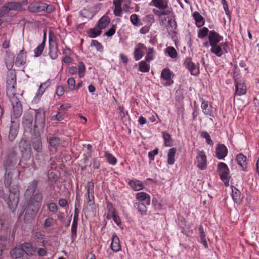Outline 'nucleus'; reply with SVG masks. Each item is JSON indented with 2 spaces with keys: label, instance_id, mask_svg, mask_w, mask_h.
<instances>
[{
  "label": "nucleus",
  "instance_id": "obj_27",
  "mask_svg": "<svg viewBox=\"0 0 259 259\" xmlns=\"http://www.w3.org/2000/svg\"><path fill=\"white\" fill-rule=\"evenodd\" d=\"M128 184L135 191L143 190L144 188L143 183L137 179L130 180L128 182Z\"/></svg>",
  "mask_w": 259,
  "mask_h": 259
},
{
  "label": "nucleus",
  "instance_id": "obj_28",
  "mask_svg": "<svg viewBox=\"0 0 259 259\" xmlns=\"http://www.w3.org/2000/svg\"><path fill=\"white\" fill-rule=\"evenodd\" d=\"M13 171L12 170L5 171L4 177V183L6 188L10 187L12 184L14 174Z\"/></svg>",
  "mask_w": 259,
  "mask_h": 259
},
{
  "label": "nucleus",
  "instance_id": "obj_54",
  "mask_svg": "<svg viewBox=\"0 0 259 259\" xmlns=\"http://www.w3.org/2000/svg\"><path fill=\"white\" fill-rule=\"evenodd\" d=\"M91 46H94L97 50L102 52L103 50V47L102 44L97 40H92L91 44Z\"/></svg>",
  "mask_w": 259,
  "mask_h": 259
},
{
  "label": "nucleus",
  "instance_id": "obj_3",
  "mask_svg": "<svg viewBox=\"0 0 259 259\" xmlns=\"http://www.w3.org/2000/svg\"><path fill=\"white\" fill-rule=\"evenodd\" d=\"M18 160L17 147L13 146L8 148L6 155L3 162V167L5 171L14 170Z\"/></svg>",
  "mask_w": 259,
  "mask_h": 259
},
{
  "label": "nucleus",
  "instance_id": "obj_24",
  "mask_svg": "<svg viewBox=\"0 0 259 259\" xmlns=\"http://www.w3.org/2000/svg\"><path fill=\"white\" fill-rule=\"evenodd\" d=\"M110 248L114 252H117L121 250L119 239L115 234L112 235Z\"/></svg>",
  "mask_w": 259,
  "mask_h": 259
},
{
  "label": "nucleus",
  "instance_id": "obj_2",
  "mask_svg": "<svg viewBox=\"0 0 259 259\" xmlns=\"http://www.w3.org/2000/svg\"><path fill=\"white\" fill-rule=\"evenodd\" d=\"M39 181L36 179L29 182L24 193V198L41 205L43 195L39 190H37Z\"/></svg>",
  "mask_w": 259,
  "mask_h": 259
},
{
  "label": "nucleus",
  "instance_id": "obj_60",
  "mask_svg": "<svg viewBox=\"0 0 259 259\" xmlns=\"http://www.w3.org/2000/svg\"><path fill=\"white\" fill-rule=\"evenodd\" d=\"M152 204L154 206L155 209L157 210H160L162 208V205L161 203H159L156 198H153L152 200Z\"/></svg>",
  "mask_w": 259,
  "mask_h": 259
},
{
  "label": "nucleus",
  "instance_id": "obj_33",
  "mask_svg": "<svg viewBox=\"0 0 259 259\" xmlns=\"http://www.w3.org/2000/svg\"><path fill=\"white\" fill-rule=\"evenodd\" d=\"M232 189L231 196L233 201L237 203H240L241 202V192L240 190L237 189L235 186H231Z\"/></svg>",
  "mask_w": 259,
  "mask_h": 259
},
{
  "label": "nucleus",
  "instance_id": "obj_41",
  "mask_svg": "<svg viewBox=\"0 0 259 259\" xmlns=\"http://www.w3.org/2000/svg\"><path fill=\"white\" fill-rule=\"evenodd\" d=\"M102 31L96 26V27L90 28L87 32L89 37L90 38H96L101 35Z\"/></svg>",
  "mask_w": 259,
  "mask_h": 259
},
{
  "label": "nucleus",
  "instance_id": "obj_5",
  "mask_svg": "<svg viewBox=\"0 0 259 259\" xmlns=\"http://www.w3.org/2000/svg\"><path fill=\"white\" fill-rule=\"evenodd\" d=\"M10 101L12 106L11 111V123L14 124L15 120L19 119L23 113V106L16 95L13 96L10 99Z\"/></svg>",
  "mask_w": 259,
  "mask_h": 259
},
{
  "label": "nucleus",
  "instance_id": "obj_58",
  "mask_svg": "<svg viewBox=\"0 0 259 259\" xmlns=\"http://www.w3.org/2000/svg\"><path fill=\"white\" fill-rule=\"evenodd\" d=\"M67 82L70 90H73L75 89V80L73 77L69 78Z\"/></svg>",
  "mask_w": 259,
  "mask_h": 259
},
{
  "label": "nucleus",
  "instance_id": "obj_49",
  "mask_svg": "<svg viewBox=\"0 0 259 259\" xmlns=\"http://www.w3.org/2000/svg\"><path fill=\"white\" fill-rule=\"evenodd\" d=\"M77 222L73 221L71 226V239L73 242L77 237Z\"/></svg>",
  "mask_w": 259,
  "mask_h": 259
},
{
  "label": "nucleus",
  "instance_id": "obj_34",
  "mask_svg": "<svg viewBox=\"0 0 259 259\" xmlns=\"http://www.w3.org/2000/svg\"><path fill=\"white\" fill-rule=\"evenodd\" d=\"M192 15L195 21V24L197 27H201L204 25L205 23L204 18L198 12H194Z\"/></svg>",
  "mask_w": 259,
  "mask_h": 259
},
{
  "label": "nucleus",
  "instance_id": "obj_4",
  "mask_svg": "<svg viewBox=\"0 0 259 259\" xmlns=\"http://www.w3.org/2000/svg\"><path fill=\"white\" fill-rule=\"evenodd\" d=\"M27 9L31 13L50 14L54 11L55 7L52 5H48L41 1H33L28 5Z\"/></svg>",
  "mask_w": 259,
  "mask_h": 259
},
{
  "label": "nucleus",
  "instance_id": "obj_57",
  "mask_svg": "<svg viewBox=\"0 0 259 259\" xmlns=\"http://www.w3.org/2000/svg\"><path fill=\"white\" fill-rule=\"evenodd\" d=\"M48 208L49 210L54 213L57 212L58 208L55 202H51L48 204Z\"/></svg>",
  "mask_w": 259,
  "mask_h": 259
},
{
  "label": "nucleus",
  "instance_id": "obj_55",
  "mask_svg": "<svg viewBox=\"0 0 259 259\" xmlns=\"http://www.w3.org/2000/svg\"><path fill=\"white\" fill-rule=\"evenodd\" d=\"M154 52V49L153 48H149L148 49V52L145 56V60L147 62H150L154 59V57L152 55Z\"/></svg>",
  "mask_w": 259,
  "mask_h": 259
},
{
  "label": "nucleus",
  "instance_id": "obj_11",
  "mask_svg": "<svg viewBox=\"0 0 259 259\" xmlns=\"http://www.w3.org/2000/svg\"><path fill=\"white\" fill-rule=\"evenodd\" d=\"M9 188V197L12 201V206H17L19 199V186L18 185H13L10 186Z\"/></svg>",
  "mask_w": 259,
  "mask_h": 259
},
{
  "label": "nucleus",
  "instance_id": "obj_15",
  "mask_svg": "<svg viewBox=\"0 0 259 259\" xmlns=\"http://www.w3.org/2000/svg\"><path fill=\"white\" fill-rule=\"evenodd\" d=\"M49 55L50 58L55 60L58 58L59 51L58 49V44L55 41H52L50 36H49Z\"/></svg>",
  "mask_w": 259,
  "mask_h": 259
},
{
  "label": "nucleus",
  "instance_id": "obj_26",
  "mask_svg": "<svg viewBox=\"0 0 259 259\" xmlns=\"http://www.w3.org/2000/svg\"><path fill=\"white\" fill-rule=\"evenodd\" d=\"M247 157L242 153H239L236 156L235 160L237 164L242 167L243 171H246L247 167Z\"/></svg>",
  "mask_w": 259,
  "mask_h": 259
},
{
  "label": "nucleus",
  "instance_id": "obj_53",
  "mask_svg": "<svg viewBox=\"0 0 259 259\" xmlns=\"http://www.w3.org/2000/svg\"><path fill=\"white\" fill-rule=\"evenodd\" d=\"M116 29V24L112 25L110 29H109L108 31H106L104 33V35L107 36L108 37L112 36L115 33Z\"/></svg>",
  "mask_w": 259,
  "mask_h": 259
},
{
  "label": "nucleus",
  "instance_id": "obj_1",
  "mask_svg": "<svg viewBox=\"0 0 259 259\" xmlns=\"http://www.w3.org/2000/svg\"><path fill=\"white\" fill-rule=\"evenodd\" d=\"M35 121L33 126V134H32L31 145L37 153L42 151V144L40 133H42L46 124V112L42 108L35 110Z\"/></svg>",
  "mask_w": 259,
  "mask_h": 259
},
{
  "label": "nucleus",
  "instance_id": "obj_31",
  "mask_svg": "<svg viewBox=\"0 0 259 259\" xmlns=\"http://www.w3.org/2000/svg\"><path fill=\"white\" fill-rule=\"evenodd\" d=\"M21 247L25 251V254L33 255L36 251V248L33 247L31 243L25 242L21 244Z\"/></svg>",
  "mask_w": 259,
  "mask_h": 259
},
{
  "label": "nucleus",
  "instance_id": "obj_6",
  "mask_svg": "<svg viewBox=\"0 0 259 259\" xmlns=\"http://www.w3.org/2000/svg\"><path fill=\"white\" fill-rule=\"evenodd\" d=\"M28 200L24 216V221L26 223L30 222L35 217L41 206L40 205L29 200Z\"/></svg>",
  "mask_w": 259,
  "mask_h": 259
},
{
  "label": "nucleus",
  "instance_id": "obj_64",
  "mask_svg": "<svg viewBox=\"0 0 259 259\" xmlns=\"http://www.w3.org/2000/svg\"><path fill=\"white\" fill-rule=\"evenodd\" d=\"M54 220L53 218H48L46 219L43 226L45 228L50 227L54 222Z\"/></svg>",
  "mask_w": 259,
  "mask_h": 259
},
{
  "label": "nucleus",
  "instance_id": "obj_45",
  "mask_svg": "<svg viewBox=\"0 0 259 259\" xmlns=\"http://www.w3.org/2000/svg\"><path fill=\"white\" fill-rule=\"evenodd\" d=\"M45 47V42L44 41L41 42V43L34 50V56L35 57H38L41 55Z\"/></svg>",
  "mask_w": 259,
  "mask_h": 259
},
{
  "label": "nucleus",
  "instance_id": "obj_39",
  "mask_svg": "<svg viewBox=\"0 0 259 259\" xmlns=\"http://www.w3.org/2000/svg\"><path fill=\"white\" fill-rule=\"evenodd\" d=\"M177 150L175 148H172L168 150L167 154V163L169 165H173L175 162V156Z\"/></svg>",
  "mask_w": 259,
  "mask_h": 259
},
{
  "label": "nucleus",
  "instance_id": "obj_40",
  "mask_svg": "<svg viewBox=\"0 0 259 259\" xmlns=\"http://www.w3.org/2000/svg\"><path fill=\"white\" fill-rule=\"evenodd\" d=\"M134 206L135 208L138 209L139 212L142 215L146 214L147 211L146 204L144 202H136L134 203Z\"/></svg>",
  "mask_w": 259,
  "mask_h": 259
},
{
  "label": "nucleus",
  "instance_id": "obj_30",
  "mask_svg": "<svg viewBox=\"0 0 259 259\" xmlns=\"http://www.w3.org/2000/svg\"><path fill=\"white\" fill-rule=\"evenodd\" d=\"M0 198L7 202L8 207L12 209V208L13 207L12 206V202L10 198L9 195L8 196L4 192V187L2 182H0Z\"/></svg>",
  "mask_w": 259,
  "mask_h": 259
},
{
  "label": "nucleus",
  "instance_id": "obj_48",
  "mask_svg": "<svg viewBox=\"0 0 259 259\" xmlns=\"http://www.w3.org/2000/svg\"><path fill=\"white\" fill-rule=\"evenodd\" d=\"M48 178L49 181H51L55 184H57L58 182L59 177L57 174L54 171L49 172Z\"/></svg>",
  "mask_w": 259,
  "mask_h": 259
},
{
  "label": "nucleus",
  "instance_id": "obj_44",
  "mask_svg": "<svg viewBox=\"0 0 259 259\" xmlns=\"http://www.w3.org/2000/svg\"><path fill=\"white\" fill-rule=\"evenodd\" d=\"M107 209L108 211V213L107 216V219H110V216L116 213V210L114 207L113 204L110 201H107Z\"/></svg>",
  "mask_w": 259,
  "mask_h": 259
},
{
  "label": "nucleus",
  "instance_id": "obj_52",
  "mask_svg": "<svg viewBox=\"0 0 259 259\" xmlns=\"http://www.w3.org/2000/svg\"><path fill=\"white\" fill-rule=\"evenodd\" d=\"M209 31L208 29L206 27H203L202 28L199 29L198 32V37L199 38H203L207 34H209Z\"/></svg>",
  "mask_w": 259,
  "mask_h": 259
},
{
  "label": "nucleus",
  "instance_id": "obj_62",
  "mask_svg": "<svg viewBox=\"0 0 259 259\" xmlns=\"http://www.w3.org/2000/svg\"><path fill=\"white\" fill-rule=\"evenodd\" d=\"M87 188H88V194H94V183L91 181H89L87 183Z\"/></svg>",
  "mask_w": 259,
  "mask_h": 259
},
{
  "label": "nucleus",
  "instance_id": "obj_36",
  "mask_svg": "<svg viewBox=\"0 0 259 259\" xmlns=\"http://www.w3.org/2000/svg\"><path fill=\"white\" fill-rule=\"evenodd\" d=\"M210 46L211 47V52L217 56L221 57L224 54L221 46L218 44L210 45Z\"/></svg>",
  "mask_w": 259,
  "mask_h": 259
},
{
  "label": "nucleus",
  "instance_id": "obj_63",
  "mask_svg": "<svg viewBox=\"0 0 259 259\" xmlns=\"http://www.w3.org/2000/svg\"><path fill=\"white\" fill-rule=\"evenodd\" d=\"M144 21L151 26L154 21V16L152 14L147 15L144 18Z\"/></svg>",
  "mask_w": 259,
  "mask_h": 259
},
{
  "label": "nucleus",
  "instance_id": "obj_20",
  "mask_svg": "<svg viewBox=\"0 0 259 259\" xmlns=\"http://www.w3.org/2000/svg\"><path fill=\"white\" fill-rule=\"evenodd\" d=\"M223 39V37L220 35L214 30H210L208 35V40L209 46L213 44H219Z\"/></svg>",
  "mask_w": 259,
  "mask_h": 259
},
{
  "label": "nucleus",
  "instance_id": "obj_18",
  "mask_svg": "<svg viewBox=\"0 0 259 259\" xmlns=\"http://www.w3.org/2000/svg\"><path fill=\"white\" fill-rule=\"evenodd\" d=\"M26 59L27 52L23 48L16 56L15 65L18 67L23 66L26 63Z\"/></svg>",
  "mask_w": 259,
  "mask_h": 259
},
{
  "label": "nucleus",
  "instance_id": "obj_22",
  "mask_svg": "<svg viewBox=\"0 0 259 259\" xmlns=\"http://www.w3.org/2000/svg\"><path fill=\"white\" fill-rule=\"evenodd\" d=\"M201 101V108L204 114L210 116H213L212 107L208 105L207 101H205L202 98H200Z\"/></svg>",
  "mask_w": 259,
  "mask_h": 259
},
{
  "label": "nucleus",
  "instance_id": "obj_13",
  "mask_svg": "<svg viewBox=\"0 0 259 259\" xmlns=\"http://www.w3.org/2000/svg\"><path fill=\"white\" fill-rule=\"evenodd\" d=\"M238 74H236L235 71L233 73V79L234 80V83L235 85V96H242L245 95L246 93V86L243 82L238 80L237 76Z\"/></svg>",
  "mask_w": 259,
  "mask_h": 259
},
{
  "label": "nucleus",
  "instance_id": "obj_14",
  "mask_svg": "<svg viewBox=\"0 0 259 259\" xmlns=\"http://www.w3.org/2000/svg\"><path fill=\"white\" fill-rule=\"evenodd\" d=\"M197 167L200 170H204L207 167L206 156L203 151H199L196 156Z\"/></svg>",
  "mask_w": 259,
  "mask_h": 259
},
{
  "label": "nucleus",
  "instance_id": "obj_12",
  "mask_svg": "<svg viewBox=\"0 0 259 259\" xmlns=\"http://www.w3.org/2000/svg\"><path fill=\"white\" fill-rule=\"evenodd\" d=\"M184 66L194 76H197L200 73L199 64L196 65L192 60L191 57H187L184 62Z\"/></svg>",
  "mask_w": 259,
  "mask_h": 259
},
{
  "label": "nucleus",
  "instance_id": "obj_9",
  "mask_svg": "<svg viewBox=\"0 0 259 259\" xmlns=\"http://www.w3.org/2000/svg\"><path fill=\"white\" fill-rule=\"evenodd\" d=\"M35 117L31 112H25L22 118V125L26 132L33 134Z\"/></svg>",
  "mask_w": 259,
  "mask_h": 259
},
{
  "label": "nucleus",
  "instance_id": "obj_25",
  "mask_svg": "<svg viewBox=\"0 0 259 259\" xmlns=\"http://www.w3.org/2000/svg\"><path fill=\"white\" fill-rule=\"evenodd\" d=\"M110 22V18L105 15L98 20L96 26L99 29H104L107 27Z\"/></svg>",
  "mask_w": 259,
  "mask_h": 259
},
{
  "label": "nucleus",
  "instance_id": "obj_59",
  "mask_svg": "<svg viewBox=\"0 0 259 259\" xmlns=\"http://www.w3.org/2000/svg\"><path fill=\"white\" fill-rule=\"evenodd\" d=\"M9 12L8 7L6 3L3 6L0 8V18L7 14Z\"/></svg>",
  "mask_w": 259,
  "mask_h": 259
},
{
  "label": "nucleus",
  "instance_id": "obj_38",
  "mask_svg": "<svg viewBox=\"0 0 259 259\" xmlns=\"http://www.w3.org/2000/svg\"><path fill=\"white\" fill-rule=\"evenodd\" d=\"M47 140L50 145L54 148L57 147L61 142V139L59 138L53 136L48 137Z\"/></svg>",
  "mask_w": 259,
  "mask_h": 259
},
{
  "label": "nucleus",
  "instance_id": "obj_61",
  "mask_svg": "<svg viewBox=\"0 0 259 259\" xmlns=\"http://www.w3.org/2000/svg\"><path fill=\"white\" fill-rule=\"evenodd\" d=\"M158 149L156 148L153 150L149 152L148 158L150 161L154 160V156L158 153Z\"/></svg>",
  "mask_w": 259,
  "mask_h": 259
},
{
  "label": "nucleus",
  "instance_id": "obj_19",
  "mask_svg": "<svg viewBox=\"0 0 259 259\" xmlns=\"http://www.w3.org/2000/svg\"><path fill=\"white\" fill-rule=\"evenodd\" d=\"M215 153L218 159H223L227 155L228 149L225 145L219 144L215 149Z\"/></svg>",
  "mask_w": 259,
  "mask_h": 259
},
{
  "label": "nucleus",
  "instance_id": "obj_23",
  "mask_svg": "<svg viewBox=\"0 0 259 259\" xmlns=\"http://www.w3.org/2000/svg\"><path fill=\"white\" fill-rule=\"evenodd\" d=\"M18 129L19 127L17 123L15 122L14 124L11 123L8 136L9 141L13 142L15 140L18 134Z\"/></svg>",
  "mask_w": 259,
  "mask_h": 259
},
{
  "label": "nucleus",
  "instance_id": "obj_8",
  "mask_svg": "<svg viewBox=\"0 0 259 259\" xmlns=\"http://www.w3.org/2000/svg\"><path fill=\"white\" fill-rule=\"evenodd\" d=\"M217 171L225 186L228 187L231 176H230V170L228 165L223 162H219L218 164Z\"/></svg>",
  "mask_w": 259,
  "mask_h": 259
},
{
  "label": "nucleus",
  "instance_id": "obj_21",
  "mask_svg": "<svg viewBox=\"0 0 259 259\" xmlns=\"http://www.w3.org/2000/svg\"><path fill=\"white\" fill-rule=\"evenodd\" d=\"M15 57V55L13 53L6 51V55L5 57V63L8 70H12L14 66Z\"/></svg>",
  "mask_w": 259,
  "mask_h": 259
},
{
  "label": "nucleus",
  "instance_id": "obj_7",
  "mask_svg": "<svg viewBox=\"0 0 259 259\" xmlns=\"http://www.w3.org/2000/svg\"><path fill=\"white\" fill-rule=\"evenodd\" d=\"M18 147L22 157L26 160H29L31 158L32 150L31 144L25 138H22L18 143Z\"/></svg>",
  "mask_w": 259,
  "mask_h": 259
},
{
  "label": "nucleus",
  "instance_id": "obj_47",
  "mask_svg": "<svg viewBox=\"0 0 259 259\" xmlns=\"http://www.w3.org/2000/svg\"><path fill=\"white\" fill-rule=\"evenodd\" d=\"M166 53L172 59H176L177 57L178 53L176 49L172 47H168L166 49Z\"/></svg>",
  "mask_w": 259,
  "mask_h": 259
},
{
  "label": "nucleus",
  "instance_id": "obj_10",
  "mask_svg": "<svg viewBox=\"0 0 259 259\" xmlns=\"http://www.w3.org/2000/svg\"><path fill=\"white\" fill-rule=\"evenodd\" d=\"M17 76L15 72H10L8 74L6 90L7 95H16L15 88L16 85Z\"/></svg>",
  "mask_w": 259,
  "mask_h": 259
},
{
  "label": "nucleus",
  "instance_id": "obj_17",
  "mask_svg": "<svg viewBox=\"0 0 259 259\" xmlns=\"http://www.w3.org/2000/svg\"><path fill=\"white\" fill-rule=\"evenodd\" d=\"M171 72L168 68H164L161 73V78L166 80L164 85L165 87L170 86L174 83V80L171 79Z\"/></svg>",
  "mask_w": 259,
  "mask_h": 259
},
{
  "label": "nucleus",
  "instance_id": "obj_32",
  "mask_svg": "<svg viewBox=\"0 0 259 259\" xmlns=\"http://www.w3.org/2000/svg\"><path fill=\"white\" fill-rule=\"evenodd\" d=\"M9 11H22L23 10L22 5L21 3L16 2H10L6 3Z\"/></svg>",
  "mask_w": 259,
  "mask_h": 259
},
{
  "label": "nucleus",
  "instance_id": "obj_56",
  "mask_svg": "<svg viewBox=\"0 0 259 259\" xmlns=\"http://www.w3.org/2000/svg\"><path fill=\"white\" fill-rule=\"evenodd\" d=\"M221 4L223 6V8L225 11L226 14L230 19L231 18V13L229 10V7H228L227 2L226 0H221Z\"/></svg>",
  "mask_w": 259,
  "mask_h": 259
},
{
  "label": "nucleus",
  "instance_id": "obj_46",
  "mask_svg": "<svg viewBox=\"0 0 259 259\" xmlns=\"http://www.w3.org/2000/svg\"><path fill=\"white\" fill-rule=\"evenodd\" d=\"M78 74L79 78L83 77L85 72V67L82 62L80 61L78 63Z\"/></svg>",
  "mask_w": 259,
  "mask_h": 259
},
{
  "label": "nucleus",
  "instance_id": "obj_29",
  "mask_svg": "<svg viewBox=\"0 0 259 259\" xmlns=\"http://www.w3.org/2000/svg\"><path fill=\"white\" fill-rule=\"evenodd\" d=\"M136 199L141 202L144 201L147 205L150 204V196L146 192H141L136 194Z\"/></svg>",
  "mask_w": 259,
  "mask_h": 259
},
{
  "label": "nucleus",
  "instance_id": "obj_51",
  "mask_svg": "<svg viewBox=\"0 0 259 259\" xmlns=\"http://www.w3.org/2000/svg\"><path fill=\"white\" fill-rule=\"evenodd\" d=\"M200 136L205 139L206 142L208 145L211 146L213 145V142L211 140L210 135L207 132L203 131L201 132Z\"/></svg>",
  "mask_w": 259,
  "mask_h": 259
},
{
  "label": "nucleus",
  "instance_id": "obj_37",
  "mask_svg": "<svg viewBox=\"0 0 259 259\" xmlns=\"http://www.w3.org/2000/svg\"><path fill=\"white\" fill-rule=\"evenodd\" d=\"M162 137L164 140V145L165 147H171L172 145L173 140L171 135L166 132H162Z\"/></svg>",
  "mask_w": 259,
  "mask_h": 259
},
{
  "label": "nucleus",
  "instance_id": "obj_50",
  "mask_svg": "<svg viewBox=\"0 0 259 259\" xmlns=\"http://www.w3.org/2000/svg\"><path fill=\"white\" fill-rule=\"evenodd\" d=\"M130 20L132 24L136 26H139L142 25L141 20L137 14H132L131 16Z\"/></svg>",
  "mask_w": 259,
  "mask_h": 259
},
{
  "label": "nucleus",
  "instance_id": "obj_42",
  "mask_svg": "<svg viewBox=\"0 0 259 259\" xmlns=\"http://www.w3.org/2000/svg\"><path fill=\"white\" fill-rule=\"evenodd\" d=\"M104 156L106 157L107 161L110 164L114 165L116 164V158L108 151H105Z\"/></svg>",
  "mask_w": 259,
  "mask_h": 259
},
{
  "label": "nucleus",
  "instance_id": "obj_35",
  "mask_svg": "<svg viewBox=\"0 0 259 259\" xmlns=\"http://www.w3.org/2000/svg\"><path fill=\"white\" fill-rule=\"evenodd\" d=\"M10 253L12 257L15 259L21 258L25 254V251L21 246L20 248L15 247L11 251Z\"/></svg>",
  "mask_w": 259,
  "mask_h": 259
},
{
  "label": "nucleus",
  "instance_id": "obj_43",
  "mask_svg": "<svg viewBox=\"0 0 259 259\" xmlns=\"http://www.w3.org/2000/svg\"><path fill=\"white\" fill-rule=\"evenodd\" d=\"M150 69L149 64L144 61H141L139 64V70L142 72H148Z\"/></svg>",
  "mask_w": 259,
  "mask_h": 259
},
{
  "label": "nucleus",
  "instance_id": "obj_16",
  "mask_svg": "<svg viewBox=\"0 0 259 259\" xmlns=\"http://www.w3.org/2000/svg\"><path fill=\"white\" fill-rule=\"evenodd\" d=\"M147 50L146 47L143 43H138L133 53L134 58L136 61H139L144 56L145 51Z\"/></svg>",
  "mask_w": 259,
  "mask_h": 259
}]
</instances>
